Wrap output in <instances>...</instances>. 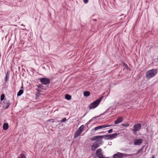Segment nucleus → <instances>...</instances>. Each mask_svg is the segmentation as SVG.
Wrapping results in <instances>:
<instances>
[{
    "mask_svg": "<svg viewBox=\"0 0 158 158\" xmlns=\"http://www.w3.org/2000/svg\"><path fill=\"white\" fill-rule=\"evenodd\" d=\"M91 120H90L89 121V122H91Z\"/></svg>",
    "mask_w": 158,
    "mask_h": 158,
    "instance_id": "c9c22d12",
    "label": "nucleus"
},
{
    "mask_svg": "<svg viewBox=\"0 0 158 158\" xmlns=\"http://www.w3.org/2000/svg\"><path fill=\"white\" fill-rule=\"evenodd\" d=\"M98 158H104L103 156H101L100 157H98Z\"/></svg>",
    "mask_w": 158,
    "mask_h": 158,
    "instance_id": "7c9ffc66",
    "label": "nucleus"
},
{
    "mask_svg": "<svg viewBox=\"0 0 158 158\" xmlns=\"http://www.w3.org/2000/svg\"><path fill=\"white\" fill-rule=\"evenodd\" d=\"M123 157V154L119 152H118L113 156V158H122Z\"/></svg>",
    "mask_w": 158,
    "mask_h": 158,
    "instance_id": "6e6552de",
    "label": "nucleus"
},
{
    "mask_svg": "<svg viewBox=\"0 0 158 158\" xmlns=\"http://www.w3.org/2000/svg\"><path fill=\"white\" fill-rule=\"evenodd\" d=\"M123 119L122 117H118L116 120L114 122V123L115 124H118L122 122Z\"/></svg>",
    "mask_w": 158,
    "mask_h": 158,
    "instance_id": "9d476101",
    "label": "nucleus"
},
{
    "mask_svg": "<svg viewBox=\"0 0 158 158\" xmlns=\"http://www.w3.org/2000/svg\"><path fill=\"white\" fill-rule=\"evenodd\" d=\"M90 93L89 91H85L83 93L85 97H88L90 95Z\"/></svg>",
    "mask_w": 158,
    "mask_h": 158,
    "instance_id": "f3484780",
    "label": "nucleus"
},
{
    "mask_svg": "<svg viewBox=\"0 0 158 158\" xmlns=\"http://www.w3.org/2000/svg\"><path fill=\"white\" fill-rule=\"evenodd\" d=\"M118 135V134H116V133L113 134L112 135H110V139H113L115 138Z\"/></svg>",
    "mask_w": 158,
    "mask_h": 158,
    "instance_id": "a211bd4d",
    "label": "nucleus"
},
{
    "mask_svg": "<svg viewBox=\"0 0 158 158\" xmlns=\"http://www.w3.org/2000/svg\"><path fill=\"white\" fill-rule=\"evenodd\" d=\"M112 126L111 125H108L107 124H105L104 125H101V126H98L94 128V130L96 131L97 130H98L99 129H102L103 128H105V127H109L110 126Z\"/></svg>",
    "mask_w": 158,
    "mask_h": 158,
    "instance_id": "0eeeda50",
    "label": "nucleus"
},
{
    "mask_svg": "<svg viewBox=\"0 0 158 158\" xmlns=\"http://www.w3.org/2000/svg\"><path fill=\"white\" fill-rule=\"evenodd\" d=\"M9 72L8 71H7V74L6 76V77L5 78V81H4V82L5 84H6V83L7 82V81L8 80V79L9 78Z\"/></svg>",
    "mask_w": 158,
    "mask_h": 158,
    "instance_id": "dca6fc26",
    "label": "nucleus"
},
{
    "mask_svg": "<svg viewBox=\"0 0 158 158\" xmlns=\"http://www.w3.org/2000/svg\"><path fill=\"white\" fill-rule=\"evenodd\" d=\"M102 98V97L99 99L97 100L95 102L91 103L89 105V109H91L97 107L100 103Z\"/></svg>",
    "mask_w": 158,
    "mask_h": 158,
    "instance_id": "f03ea898",
    "label": "nucleus"
},
{
    "mask_svg": "<svg viewBox=\"0 0 158 158\" xmlns=\"http://www.w3.org/2000/svg\"><path fill=\"white\" fill-rule=\"evenodd\" d=\"M113 129H110V130H109V131H108V133H111L112 131H113Z\"/></svg>",
    "mask_w": 158,
    "mask_h": 158,
    "instance_id": "c85d7f7f",
    "label": "nucleus"
},
{
    "mask_svg": "<svg viewBox=\"0 0 158 158\" xmlns=\"http://www.w3.org/2000/svg\"><path fill=\"white\" fill-rule=\"evenodd\" d=\"M37 88L36 90L38 92H41L42 90L43 89V86L42 85H37Z\"/></svg>",
    "mask_w": 158,
    "mask_h": 158,
    "instance_id": "2eb2a0df",
    "label": "nucleus"
},
{
    "mask_svg": "<svg viewBox=\"0 0 158 158\" xmlns=\"http://www.w3.org/2000/svg\"><path fill=\"white\" fill-rule=\"evenodd\" d=\"M51 120L53 121V119H50V120H48L47 121L48 122L49 121H50Z\"/></svg>",
    "mask_w": 158,
    "mask_h": 158,
    "instance_id": "2f4dec72",
    "label": "nucleus"
},
{
    "mask_svg": "<svg viewBox=\"0 0 158 158\" xmlns=\"http://www.w3.org/2000/svg\"><path fill=\"white\" fill-rule=\"evenodd\" d=\"M21 89H23V86H22V87H21Z\"/></svg>",
    "mask_w": 158,
    "mask_h": 158,
    "instance_id": "e433bc0d",
    "label": "nucleus"
},
{
    "mask_svg": "<svg viewBox=\"0 0 158 158\" xmlns=\"http://www.w3.org/2000/svg\"><path fill=\"white\" fill-rule=\"evenodd\" d=\"M142 142L143 139H134V144L135 145H139Z\"/></svg>",
    "mask_w": 158,
    "mask_h": 158,
    "instance_id": "423d86ee",
    "label": "nucleus"
},
{
    "mask_svg": "<svg viewBox=\"0 0 158 158\" xmlns=\"http://www.w3.org/2000/svg\"><path fill=\"white\" fill-rule=\"evenodd\" d=\"M152 158H155V156H152Z\"/></svg>",
    "mask_w": 158,
    "mask_h": 158,
    "instance_id": "72a5a7b5",
    "label": "nucleus"
},
{
    "mask_svg": "<svg viewBox=\"0 0 158 158\" xmlns=\"http://www.w3.org/2000/svg\"><path fill=\"white\" fill-rule=\"evenodd\" d=\"M98 117V116H97V117ZM96 118V117H94V118H92V119H93V118Z\"/></svg>",
    "mask_w": 158,
    "mask_h": 158,
    "instance_id": "f704fd0d",
    "label": "nucleus"
},
{
    "mask_svg": "<svg viewBox=\"0 0 158 158\" xmlns=\"http://www.w3.org/2000/svg\"><path fill=\"white\" fill-rule=\"evenodd\" d=\"M66 121V119L65 118H64L61 120V121L62 122H65Z\"/></svg>",
    "mask_w": 158,
    "mask_h": 158,
    "instance_id": "cd10ccee",
    "label": "nucleus"
},
{
    "mask_svg": "<svg viewBox=\"0 0 158 158\" xmlns=\"http://www.w3.org/2000/svg\"><path fill=\"white\" fill-rule=\"evenodd\" d=\"M157 73L156 69H152L148 71L146 73V77L147 78L150 79L155 76Z\"/></svg>",
    "mask_w": 158,
    "mask_h": 158,
    "instance_id": "f257e3e1",
    "label": "nucleus"
},
{
    "mask_svg": "<svg viewBox=\"0 0 158 158\" xmlns=\"http://www.w3.org/2000/svg\"><path fill=\"white\" fill-rule=\"evenodd\" d=\"M40 81L42 84L46 85L50 83V81L48 78H42L40 79Z\"/></svg>",
    "mask_w": 158,
    "mask_h": 158,
    "instance_id": "39448f33",
    "label": "nucleus"
},
{
    "mask_svg": "<svg viewBox=\"0 0 158 158\" xmlns=\"http://www.w3.org/2000/svg\"><path fill=\"white\" fill-rule=\"evenodd\" d=\"M141 125L140 123H138L134 125L133 127V129L131 131H133L134 134L138 131H140L141 129Z\"/></svg>",
    "mask_w": 158,
    "mask_h": 158,
    "instance_id": "7ed1b4c3",
    "label": "nucleus"
},
{
    "mask_svg": "<svg viewBox=\"0 0 158 158\" xmlns=\"http://www.w3.org/2000/svg\"><path fill=\"white\" fill-rule=\"evenodd\" d=\"M100 141L97 140L91 146V150L92 151H94L95 149L97 148L100 146Z\"/></svg>",
    "mask_w": 158,
    "mask_h": 158,
    "instance_id": "20e7f679",
    "label": "nucleus"
},
{
    "mask_svg": "<svg viewBox=\"0 0 158 158\" xmlns=\"http://www.w3.org/2000/svg\"><path fill=\"white\" fill-rule=\"evenodd\" d=\"M93 21H96V19H93Z\"/></svg>",
    "mask_w": 158,
    "mask_h": 158,
    "instance_id": "473e14b6",
    "label": "nucleus"
},
{
    "mask_svg": "<svg viewBox=\"0 0 158 158\" xmlns=\"http://www.w3.org/2000/svg\"><path fill=\"white\" fill-rule=\"evenodd\" d=\"M23 93V90H20L17 94L18 96H21Z\"/></svg>",
    "mask_w": 158,
    "mask_h": 158,
    "instance_id": "6ab92c4d",
    "label": "nucleus"
},
{
    "mask_svg": "<svg viewBox=\"0 0 158 158\" xmlns=\"http://www.w3.org/2000/svg\"><path fill=\"white\" fill-rule=\"evenodd\" d=\"M65 98L67 100H70L71 99V97L69 94H66L65 96Z\"/></svg>",
    "mask_w": 158,
    "mask_h": 158,
    "instance_id": "aec40b11",
    "label": "nucleus"
},
{
    "mask_svg": "<svg viewBox=\"0 0 158 158\" xmlns=\"http://www.w3.org/2000/svg\"><path fill=\"white\" fill-rule=\"evenodd\" d=\"M10 105V103L9 102H8L6 103V109H7L9 107Z\"/></svg>",
    "mask_w": 158,
    "mask_h": 158,
    "instance_id": "a878e982",
    "label": "nucleus"
},
{
    "mask_svg": "<svg viewBox=\"0 0 158 158\" xmlns=\"http://www.w3.org/2000/svg\"><path fill=\"white\" fill-rule=\"evenodd\" d=\"M18 158H27L24 154L21 153Z\"/></svg>",
    "mask_w": 158,
    "mask_h": 158,
    "instance_id": "412c9836",
    "label": "nucleus"
},
{
    "mask_svg": "<svg viewBox=\"0 0 158 158\" xmlns=\"http://www.w3.org/2000/svg\"><path fill=\"white\" fill-rule=\"evenodd\" d=\"M122 126H123V127H128L129 126V124L128 123H127V124H122Z\"/></svg>",
    "mask_w": 158,
    "mask_h": 158,
    "instance_id": "bb28decb",
    "label": "nucleus"
},
{
    "mask_svg": "<svg viewBox=\"0 0 158 158\" xmlns=\"http://www.w3.org/2000/svg\"><path fill=\"white\" fill-rule=\"evenodd\" d=\"M9 128V125L7 123H4L3 126V129L4 130H7Z\"/></svg>",
    "mask_w": 158,
    "mask_h": 158,
    "instance_id": "f8f14e48",
    "label": "nucleus"
},
{
    "mask_svg": "<svg viewBox=\"0 0 158 158\" xmlns=\"http://www.w3.org/2000/svg\"><path fill=\"white\" fill-rule=\"evenodd\" d=\"M40 92L38 91V92L36 94L35 98L36 99H37L40 96Z\"/></svg>",
    "mask_w": 158,
    "mask_h": 158,
    "instance_id": "b1692460",
    "label": "nucleus"
},
{
    "mask_svg": "<svg viewBox=\"0 0 158 158\" xmlns=\"http://www.w3.org/2000/svg\"><path fill=\"white\" fill-rule=\"evenodd\" d=\"M81 131H80L78 130H77L76 133L74 134V138H76L78 136H79L80 134H81Z\"/></svg>",
    "mask_w": 158,
    "mask_h": 158,
    "instance_id": "ddd939ff",
    "label": "nucleus"
},
{
    "mask_svg": "<svg viewBox=\"0 0 158 158\" xmlns=\"http://www.w3.org/2000/svg\"><path fill=\"white\" fill-rule=\"evenodd\" d=\"M5 98V95L4 94H2L1 97V101H3Z\"/></svg>",
    "mask_w": 158,
    "mask_h": 158,
    "instance_id": "393cba45",
    "label": "nucleus"
},
{
    "mask_svg": "<svg viewBox=\"0 0 158 158\" xmlns=\"http://www.w3.org/2000/svg\"><path fill=\"white\" fill-rule=\"evenodd\" d=\"M84 128V126L83 125H82L80 127H79V128L77 130L80 131H81L82 132L83 131V129Z\"/></svg>",
    "mask_w": 158,
    "mask_h": 158,
    "instance_id": "5701e85b",
    "label": "nucleus"
},
{
    "mask_svg": "<svg viewBox=\"0 0 158 158\" xmlns=\"http://www.w3.org/2000/svg\"><path fill=\"white\" fill-rule=\"evenodd\" d=\"M103 136H94L92 138H91L90 139L92 141L96 140L97 139H101V138H102Z\"/></svg>",
    "mask_w": 158,
    "mask_h": 158,
    "instance_id": "9b49d317",
    "label": "nucleus"
},
{
    "mask_svg": "<svg viewBox=\"0 0 158 158\" xmlns=\"http://www.w3.org/2000/svg\"><path fill=\"white\" fill-rule=\"evenodd\" d=\"M101 136H103L102 138H101V139H102L104 138L106 139H110V135H104Z\"/></svg>",
    "mask_w": 158,
    "mask_h": 158,
    "instance_id": "4468645a",
    "label": "nucleus"
},
{
    "mask_svg": "<svg viewBox=\"0 0 158 158\" xmlns=\"http://www.w3.org/2000/svg\"><path fill=\"white\" fill-rule=\"evenodd\" d=\"M96 155L98 157L101 156H103L102 152V149L101 148L98 149L96 150Z\"/></svg>",
    "mask_w": 158,
    "mask_h": 158,
    "instance_id": "1a4fd4ad",
    "label": "nucleus"
},
{
    "mask_svg": "<svg viewBox=\"0 0 158 158\" xmlns=\"http://www.w3.org/2000/svg\"><path fill=\"white\" fill-rule=\"evenodd\" d=\"M145 147V146H143L142 147V148H141V149L137 151V152L136 153V154H139V153L140 152H142V153L143 152V148L144 147Z\"/></svg>",
    "mask_w": 158,
    "mask_h": 158,
    "instance_id": "4be33fe9",
    "label": "nucleus"
},
{
    "mask_svg": "<svg viewBox=\"0 0 158 158\" xmlns=\"http://www.w3.org/2000/svg\"><path fill=\"white\" fill-rule=\"evenodd\" d=\"M83 1L86 4L88 2L89 0H83Z\"/></svg>",
    "mask_w": 158,
    "mask_h": 158,
    "instance_id": "c756f323",
    "label": "nucleus"
}]
</instances>
